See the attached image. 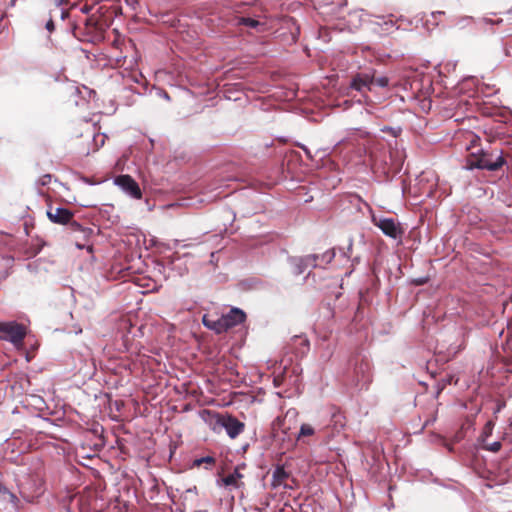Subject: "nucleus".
<instances>
[{
    "label": "nucleus",
    "instance_id": "obj_4",
    "mask_svg": "<svg viewBox=\"0 0 512 512\" xmlns=\"http://www.w3.org/2000/svg\"><path fill=\"white\" fill-rule=\"evenodd\" d=\"M103 22L96 15L86 17L73 26V35L80 41L94 42L102 37Z\"/></svg>",
    "mask_w": 512,
    "mask_h": 512
},
{
    "label": "nucleus",
    "instance_id": "obj_24",
    "mask_svg": "<svg viewBox=\"0 0 512 512\" xmlns=\"http://www.w3.org/2000/svg\"><path fill=\"white\" fill-rule=\"evenodd\" d=\"M493 424L491 421L487 422L483 429V436L488 437L492 433Z\"/></svg>",
    "mask_w": 512,
    "mask_h": 512
},
{
    "label": "nucleus",
    "instance_id": "obj_29",
    "mask_svg": "<svg viewBox=\"0 0 512 512\" xmlns=\"http://www.w3.org/2000/svg\"><path fill=\"white\" fill-rule=\"evenodd\" d=\"M54 22L53 20L50 18L47 23H46V29L49 31V32H53L54 31Z\"/></svg>",
    "mask_w": 512,
    "mask_h": 512
},
{
    "label": "nucleus",
    "instance_id": "obj_22",
    "mask_svg": "<svg viewBox=\"0 0 512 512\" xmlns=\"http://www.w3.org/2000/svg\"><path fill=\"white\" fill-rule=\"evenodd\" d=\"M319 259H318V264L320 265V263H325V264H328L330 263L333 258L335 257V253L333 250H327L326 252H324L323 254L319 255Z\"/></svg>",
    "mask_w": 512,
    "mask_h": 512
},
{
    "label": "nucleus",
    "instance_id": "obj_5",
    "mask_svg": "<svg viewBox=\"0 0 512 512\" xmlns=\"http://www.w3.org/2000/svg\"><path fill=\"white\" fill-rule=\"evenodd\" d=\"M26 336V328L24 325L15 321L0 322V339L7 340L15 346L23 343Z\"/></svg>",
    "mask_w": 512,
    "mask_h": 512
},
{
    "label": "nucleus",
    "instance_id": "obj_17",
    "mask_svg": "<svg viewBox=\"0 0 512 512\" xmlns=\"http://www.w3.org/2000/svg\"><path fill=\"white\" fill-rule=\"evenodd\" d=\"M68 225H69L71 231L82 233L84 240H87L93 233L91 228L83 227L81 224L74 221L73 219L68 223Z\"/></svg>",
    "mask_w": 512,
    "mask_h": 512
},
{
    "label": "nucleus",
    "instance_id": "obj_33",
    "mask_svg": "<svg viewBox=\"0 0 512 512\" xmlns=\"http://www.w3.org/2000/svg\"><path fill=\"white\" fill-rule=\"evenodd\" d=\"M329 335H330V333H326V334L323 336V340H324V341L328 340Z\"/></svg>",
    "mask_w": 512,
    "mask_h": 512
},
{
    "label": "nucleus",
    "instance_id": "obj_23",
    "mask_svg": "<svg viewBox=\"0 0 512 512\" xmlns=\"http://www.w3.org/2000/svg\"><path fill=\"white\" fill-rule=\"evenodd\" d=\"M332 422L335 427L343 428L345 426V417L342 413L337 412L332 415Z\"/></svg>",
    "mask_w": 512,
    "mask_h": 512
},
{
    "label": "nucleus",
    "instance_id": "obj_32",
    "mask_svg": "<svg viewBox=\"0 0 512 512\" xmlns=\"http://www.w3.org/2000/svg\"><path fill=\"white\" fill-rule=\"evenodd\" d=\"M81 10H82V12H84V13H87V12L89 11V9H88V7H87V6H84Z\"/></svg>",
    "mask_w": 512,
    "mask_h": 512
},
{
    "label": "nucleus",
    "instance_id": "obj_20",
    "mask_svg": "<svg viewBox=\"0 0 512 512\" xmlns=\"http://www.w3.org/2000/svg\"><path fill=\"white\" fill-rule=\"evenodd\" d=\"M236 25L237 26L243 25V26H247L250 28H257L261 25V23L258 20L250 18V17H238V18H236Z\"/></svg>",
    "mask_w": 512,
    "mask_h": 512
},
{
    "label": "nucleus",
    "instance_id": "obj_16",
    "mask_svg": "<svg viewBox=\"0 0 512 512\" xmlns=\"http://www.w3.org/2000/svg\"><path fill=\"white\" fill-rule=\"evenodd\" d=\"M68 225H69L71 231L82 233L84 240H87L93 233L91 228L83 227L81 224L74 221L73 219L68 223Z\"/></svg>",
    "mask_w": 512,
    "mask_h": 512
},
{
    "label": "nucleus",
    "instance_id": "obj_11",
    "mask_svg": "<svg viewBox=\"0 0 512 512\" xmlns=\"http://www.w3.org/2000/svg\"><path fill=\"white\" fill-rule=\"evenodd\" d=\"M73 212L62 207L50 205L47 209V217L55 224L67 225L73 219Z\"/></svg>",
    "mask_w": 512,
    "mask_h": 512
},
{
    "label": "nucleus",
    "instance_id": "obj_7",
    "mask_svg": "<svg viewBox=\"0 0 512 512\" xmlns=\"http://www.w3.org/2000/svg\"><path fill=\"white\" fill-rule=\"evenodd\" d=\"M207 413L215 419L216 425L223 427L226 430L228 436L232 439L239 436L245 429V424L232 415L212 414L209 411H207Z\"/></svg>",
    "mask_w": 512,
    "mask_h": 512
},
{
    "label": "nucleus",
    "instance_id": "obj_27",
    "mask_svg": "<svg viewBox=\"0 0 512 512\" xmlns=\"http://www.w3.org/2000/svg\"><path fill=\"white\" fill-rule=\"evenodd\" d=\"M294 339H295V341H299L301 345H303V346L308 348L309 341L306 338H302L300 336H295Z\"/></svg>",
    "mask_w": 512,
    "mask_h": 512
},
{
    "label": "nucleus",
    "instance_id": "obj_31",
    "mask_svg": "<svg viewBox=\"0 0 512 512\" xmlns=\"http://www.w3.org/2000/svg\"><path fill=\"white\" fill-rule=\"evenodd\" d=\"M120 325H121V327H123V328H126V327H128V326H129V327L131 326V324H130V322H129V320H128V319H123V320L121 321V324H120Z\"/></svg>",
    "mask_w": 512,
    "mask_h": 512
},
{
    "label": "nucleus",
    "instance_id": "obj_18",
    "mask_svg": "<svg viewBox=\"0 0 512 512\" xmlns=\"http://www.w3.org/2000/svg\"><path fill=\"white\" fill-rule=\"evenodd\" d=\"M28 482H24L21 484V494L23 495V497H27V498H33L35 495H39L42 493L43 489H42V486H43V482L41 479H39V483L38 485L36 486V489L34 490V493L33 494H29L28 493V490H29V487H28Z\"/></svg>",
    "mask_w": 512,
    "mask_h": 512
},
{
    "label": "nucleus",
    "instance_id": "obj_13",
    "mask_svg": "<svg viewBox=\"0 0 512 512\" xmlns=\"http://www.w3.org/2000/svg\"><path fill=\"white\" fill-rule=\"evenodd\" d=\"M351 361L354 362V373L358 381H367L370 370L369 361L364 358H359V356L354 357Z\"/></svg>",
    "mask_w": 512,
    "mask_h": 512
},
{
    "label": "nucleus",
    "instance_id": "obj_19",
    "mask_svg": "<svg viewBox=\"0 0 512 512\" xmlns=\"http://www.w3.org/2000/svg\"><path fill=\"white\" fill-rule=\"evenodd\" d=\"M216 463V460L214 457L212 456H206V457H202V458H199V459H195L193 461V466L194 467H200L202 465H205V468L206 469H211Z\"/></svg>",
    "mask_w": 512,
    "mask_h": 512
},
{
    "label": "nucleus",
    "instance_id": "obj_21",
    "mask_svg": "<svg viewBox=\"0 0 512 512\" xmlns=\"http://www.w3.org/2000/svg\"><path fill=\"white\" fill-rule=\"evenodd\" d=\"M315 434V429L307 423H303L300 427L297 439L300 440L302 437L312 436Z\"/></svg>",
    "mask_w": 512,
    "mask_h": 512
},
{
    "label": "nucleus",
    "instance_id": "obj_10",
    "mask_svg": "<svg viewBox=\"0 0 512 512\" xmlns=\"http://www.w3.org/2000/svg\"><path fill=\"white\" fill-rule=\"evenodd\" d=\"M114 183L119 186L126 194L134 199H142V191L139 184L128 174L119 175Z\"/></svg>",
    "mask_w": 512,
    "mask_h": 512
},
{
    "label": "nucleus",
    "instance_id": "obj_26",
    "mask_svg": "<svg viewBox=\"0 0 512 512\" xmlns=\"http://www.w3.org/2000/svg\"><path fill=\"white\" fill-rule=\"evenodd\" d=\"M487 449L492 451V452H498L501 449V443L500 442H494L490 446H488Z\"/></svg>",
    "mask_w": 512,
    "mask_h": 512
},
{
    "label": "nucleus",
    "instance_id": "obj_30",
    "mask_svg": "<svg viewBox=\"0 0 512 512\" xmlns=\"http://www.w3.org/2000/svg\"><path fill=\"white\" fill-rule=\"evenodd\" d=\"M444 15V12H441V11H437V12H433L431 14V17L434 21H437L439 17L443 16Z\"/></svg>",
    "mask_w": 512,
    "mask_h": 512
},
{
    "label": "nucleus",
    "instance_id": "obj_28",
    "mask_svg": "<svg viewBox=\"0 0 512 512\" xmlns=\"http://www.w3.org/2000/svg\"><path fill=\"white\" fill-rule=\"evenodd\" d=\"M76 246L79 248V249H84L86 248L90 253L93 252V246L92 245H86V244H81L79 243L78 241L76 242Z\"/></svg>",
    "mask_w": 512,
    "mask_h": 512
},
{
    "label": "nucleus",
    "instance_id": "obj_14",
    "mask_svg": "<svg viewBox=\"0 0 512 512\" xmlns=\"http://www.w3.org/2000/svg\"><path fill=\"white\" fill-rule=\"evenodd\" d=\"M289 476H290L289 473L285 471L284 467L277 466L273 472L272 485L274 487L281 486V485H284L286 487L287 486L286 480L289 478Z\"/></svg>",
    "mask_w": 512,
    "mask_h": 512
},
{
    "label": "nucleus",
    "instance_id": "obj_1",
    "mask_svg": "<svg viewBox=\"0 0 512 512\" xmlns=\"http://www.w3.org/2000/svg\"><path fill=\"white\" fill-rule=\"evenodd\" d=\"M479 137L471 135L470 145L467 147L469 151L467 157V167L469 169H486L489 171H497L505 164V159L499 149H484L479 147Z\"/></svg>",
    "mask_w": 512,
    "mask_h": 512
},
{
    "label": "nucleus",
    "instance_id": "obj_6",
    "mask_svg": "<svg viewBox=\"0 0 512 512\" xmlns=\"http://www.w3.org/2000/svg\"><path fill=\"white\" fill-rule=\"evenodd\" d=\"M298 411L291 408L286 411L283 416H278L272 422V434L274 437H278L280 433L289 436V433L297 425Z\"/></svg>",
    "mask_w": 512,
    "mask_h": 512
},
{
    "label": "nucleus",
    "instance_id": "obj_9",
    "mask_svg": "<svg viewBox=\"0 0 512 512\" xmlns=\"http://www.w3.org/2000/svg\"><path fill=\"white\" fill-rule=\"evenodd\" d=\"M373 223L377 226L386 236L402 241V237L405 233V230L401 226V224L393 218H373Z\"/></svg>",
    "mask_w": 512,
    "mask_h": 512
},
{
    "label": "nucleus",
    "instance_id": "obj_12",
    "mask_svg": "<svg viewBox=\"0 0 512 512\" xmlns=\"http://www.w3.org/2000/svg\"><path fill=\"white\" fill-rule=\"evenodd\" d=\"M72 501H76L81 512H90L94 509L93 502L96 501V495L92 491L83 492L74 495Z\"/></svg>",
    "mask_w": 512,
    "mask_h": 512
},
{
    "label": "nucleus",
    "instance_id": "obj_8",
    "mask_svg": "<svg viewBox=\"0 0 512 512\" xmlns=\"http://www.w3.org/2000/svg\"><path fill=\"white\" fill-rule=\"evenodd\" d=\"M319 256L310 254L306 256H291L288 258L289 270L291 275L297 277L303 274L309 267L317 268Z\"/></svg>",
    "mask_w": 512,
    "mask_h": 512
},
{
    "label": "nucleus",
    "instance_id": "obj_2",
    "mask_svg": "<svg viewBox=\"0 0 512 512\" xmlns=\"http://www.w3.org/2000/svg\"><path fill=\"white\" fill-rule=\"evenodd\" d=\"M245 318L246 315L242 310L232 308L227 314L216 318L212 314H205L202 317V323L206 328L221 334L241 324L245 321Z\"/></svg>",
    "mask_w": 512,
    "mask_h": 512
},
{
    "label": "nucleus",
    "instance_id": "obj_3",
    "mask_svg": "<svg viewBox=\"0 0 512 512\" xmlns=\"http://www.w3.org/2000/svg\"><path fill=\"white\" fill-rule=\"evenodd\" d=\"M373 85L385 88L389 85V79L386 76L377 77L372 67L360 70L351 77L350 88L358 92L372 91Z\"/></svg>",
    "mask_w": 512,
    "mask_h": 512
},
{
    "label": "nucleus",
    "instance_id": "obj_25",
    "mask_svg": "<svg viewBox=\"0 0 512 512\" xmlns=\"http://www.w3.org/2000/svg\"><path fill=\"white\" fill-rule=\"evenodd\" d=\"M52 176L50 174L42 175L39 178V184L42 186L48 185L51 182Z\"/></svg>",
    "mask_w": 512,
    "mask_h": 512
},
{
    "label": "nucleus",
    "instance_id": "obj_15",
    "mask_svg": "<svg viewBox=\"0 0 512 512\" xmlns=\"http://www.w3.org/2000/svg\"><path fill=\"white\" fill-rule=\"evenodd\" d=\"M242 478L243 475L239 472V468H235L233 473L222 478V483L224 486L239 488L243 484L240 482Z\"/></svg>",
    "mask_w": 512,
    "mask_h": 512
}]
</instances>
